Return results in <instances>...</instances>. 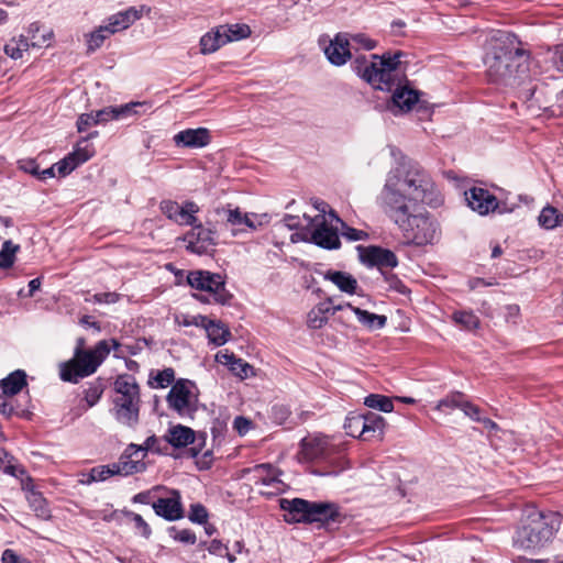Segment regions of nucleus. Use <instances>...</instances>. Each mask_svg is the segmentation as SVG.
<instances>
[{
    "label": "nucleus",
    "instance_id": "1",
    "mask_svg": "<svg viewBox=\"0 0 563 563\" xmlns=\"http://www.w3.org/2000/svg\"><path fill=\"white\" fill-rule=\"evenodd\" d=\"M379 201L407 244L423 246L439 240L441 229L438 220L429 212L415 213L412 208L417 202L433 208L443 202L430 175L418 165L402 163L393 168L387 174Z\"/></svg>",
    "mask_w": 563,
    "mask_h": 563
},
{
    "label": "nucleus",
    "instance_id": "2",
    "mask_svg": "<svg viewBox=\"0 0 563 563\" xmlns=\"http://www.w3.org/2000/svg\"><path fill=\"white\" fill-rule=\"evenodd\" d=\"M530 54L514 33L497 31L486 42L484 64L492 82L518 87L529 77Z\"/></svg>",
    "mask_w": 563,
    "mask_h": 563
},
{
    "label": "nucleus",
    "instance_id": "3",
    "mask_svg": "<svg viewBox=\"0 0 563 563\" xmlns=\"http://www.w3.org/2000/svg\"><path fill=\"white\" fill-rule=\"evenodd\" d=\"M561 527V515L554 511L531 510L514 537L516 548L537 551L545 547Z\"/></svg>",
    "mask_w": 563,
    "mask_h": 563
},
{
    "label": "nucleus",
    "instance_id": "4",
    "mask_svg": "<svg viewBox=\"0 0 563 563\" xmlns=\"http://www.w3.org/2000/svg\"><path fill=\"white\" fill-rule=\"evenodd\" d=\"M401 53L382 56L371 55V60L365 56H357L353 62L354 71L373 88L383 91H391L399 82L397 67Z\"/></svg>",
    "mask_w": 563,
    "mask_h": 563
},
{
    "label": "nucleus",
    "instance_id": "5",
    "mask_svg": "<svg viewBox=\"0 0 563 563\" xmlns=\"http://www.w3.org/2000/svg\"><path fill=\"white\" fill-rule=\"evenodd\" d=\"M80 339L73 358L60 365V378L64 382L78 383L79 379L92 375L110 353L107 340L99 341L93 349L84 350Z\"/></svg>",
    "mask_w": 563,
    "mask_h": 563
},
{
    "label": "nucleus",
    "instance_id": "6",
    "mask_svg": "<svg viewBox=\"0 0 563 563\" xmlns=\"http://www.w3.org/2000/svg\"><path fill=\"white\" fill-rule=\"evenodd\" d=\"M280 507L287 514L288 522H329L335 521L339 508L333 503L308 501L301 498L282 499Z\"/></svg>",
    "mask_w": 563,
    "mask_h": 563
},
{
    "label": "nucleus",
    "instance_id": "7",
    "mask_svg": "<svg viewBox=\"0 0 563 563\" xmlns=\"http://www.w3.org/2000/svg\"><path fill=\"white\" fill-rule=\"evenodd\" d=\"M166 401L168 407L181 418H194L199 402L196 384L184 378L176 380L166 397Z\"/></svg>",
    "mask_w": 563,
    "mask_h": 563
},
{
    "label": "nucleus",
    "instance_id": "8",
    "mask_svg": "<svg viewBox=\"0 0 563 563\" xmlns=\"http://www.w3.org/2000/svg\"><path fill=\"white\" fill-rule=\"evenodd\" d=\"M309 223L313 225V230L311 232V241L327 250H334L340 246V238L338 234V227L333 224L344 223L340 220V218L334 213V211L330 210L329 214H316L313 218H308Z\"/></svg>",
    "mask_w": 563,
    "mask_h": 563
},
{
    "label": "nucleus",
    "instance_id": "9",
    "mask_svg": "<svg viewBox=\"0 0 563 563\" xmlns=\"http://www.w3.org/2000/svg\"><path fill=\"white\" fill-rule=\"evenodd\" d=\"M187 283L194 289L208 292L214 302L225 305L232 298V295L225 289V282L220 274L192 271L187 275Z\"/></svg>",
    "mask_w": 563,
    "mask_h": 563
},
{
    "label": "nucleus",
    "instance_id": "10",
    "mask_svg": "<svg viewBox=\"0 0 563 563\" xmlns=\"http://www.w3.org/2000/svg\"><path fill=\"white\" fill-rule=\"evenodd\" d=\"M192 227L194 228L184 236V241L187 243V250L198 255L209 254L217 244L216 230L205 228L200 223H195Z\"/></svg>",
    "mask_w": 563,
    "mask_h": 563
},
{
    "label": "nucleus",
    "instance_id": "11",
    "mask_svg": "<svg viewBox=\"0 0 563 563\" xmlns=\"http://www.w3.org/2000/svg\"><path fill=\"white\" fill-rule=\"evenodd\" d=\"M159 208L168 219L180 225H194L197 222L195 214L199 211V207L192 201H187L180 206L176 201L164 200Z\"/></svg>",
    "mask_w": 563,
    "mask_h": 563
},
{
    "label": "nucleus",
    "instance_id": "12",
    "mask_svg": "<svg viewBox=\"0 0 563 563\" xmlns=\"http://www.w3.org/2000/svg\"><path fill=\"white\" fill-rule=\"evenodd\" d=\"M95 154L93 147L87 143V139L80 141L77 144V147L69 153L62 161L54 164L56 173L59 176L65 177L69 173H71L77 166L82 163H86Z\"/></svg>",
    "mask_w": 563,
    "mask_h": 563
},
{
    "label": "nucleus",
    "instance_id": "13",
    "mask_svg": "<svg viewBox=\"0 0 563 563\" xmlns=\"http://www.w3.org/2000/svg\"><path fill=\"white\" fill-rule=\"evenodd\" d=\"M328 60L334 66H342L352 57L350 47V34L338 33L329 44L324 46Z\"/></svg>",
    "mask_w": 563,
    "mask_h": 563
},
{
    "label": "nucleus",
    "instance_id": "14",
    "mask_svg": "<svg viewBox=\"0 0 563 563\" xmlns=\"http://www.w3.org/2000/svg\"><path fill=\"white\" fill-rule=\"evenodd\" d=\"M143 452V448L136 444H130L125 453L117 463L113 464L114 472H117L118 475L124 476L143 472L146 467L145 463L143 462V457L140 455V453Z\"/></svg>",
    "mask_w": 563,
    "mask_h": 563
},
{
    "label": "nucleus",
    "instance_id": "15",
    "mask_svg": "<svg viewBox=\"0 0 563 563\" xmlns=\"http://www.w3.org/2000/svg\"><path fill=\"white\" fill-rule=\"evenodd\" d=\"M465 200L471 209L481 216L488 214L498 208L497 198L484 188H471L465 192Z\"/></svg>",
    "mask_w": 563,
    "mask_h": 563
},
{
    "label": "nucleus",
    "instance_id": "16",
    "mask_svg": "<svg viewBox=\"0 0 563 563\" xmlns=\"http://www.w3.org/2000/svg\"><path fill=\"white\" fill-rule=\"evenodd\" d=\"M155 514L167 521H176L184 517L181 497L178 490H172L170 496L158 498L152 504Z\"/></svg>",
    "mask_w": 563,
    "mask_h": 563
},
{
    "label": "nucleus",
    "instance_id": "17",
    "mask_svg": "<svg viewBox=\"0 0 563 563\" xmlns=\"http://www.w3.org/2000/svg\"><path fill=\"white\" fill-rule=\"evenodd\" d=\"M361 258L365 264L376 266L380 271L384 268H394L398 265V260L395 253L379 246L366 247L362 253Z\"/></svg>",
    "mask_w": 563,
    "mask_h": 563
},
{
    "label": "nucleus",
    "instance_id": "18",
    "mask_svg": "<svg viewBox=\"0 0 563 563\" xmlns=\"http://www.w3.org/2000/svg\"><path fill=\"white\" fill-rule=\"evenodd\" d=\"M140 405L141 401H114L111 412L119 423L134 429L140 420Z\"/></svg>",
    "mask_w": 563,
    "mask_h": 563
},
{
    "label": "nucleus",
    "instance_id": "19",
    "mask_svg": "<svg viewBox=\"0 0 563 563\" xmlns=\"http://www.w3.org/2000/svg\"><path fill=\"white\" fill-rule=\"evenodd\" d=\"M175 144L181 147L200 148L210 143V132L206 128L187 129L173 137Z\"/></svg>",
    "mask_w": 563,
    "mask_h": 563
},
{
    "label": "nucleus",
    "instance_id": "20",
    "mask_svg": "<svg viewBox=\"0 0 563 563\" xmlns=\"http://www.w3.org/2000/svg\"><path fill=\"white\" fill-rule=\"evenodd\" d=\"M114 389V401H141L140 387L136 379L132 375H120L117 377L113 384Z\"/></svg>",
    "mask_w": 563,
    "mask_h": 563
},
{
    "label": "nucleus",
    "instance_id": "21",
    "mask_svg": "<svg viewBox=\"0 0 563 563\" xmlns=\"http://www.w3.org/2000/svg\"><path fill=\"white\" fill-rule=\"evenodd\" d=\"M329 442L323 437L305 438L301 441V454L307 461H316L325 457Z\"/></svg>",
    "mask_w": 563,
    "mask_h": 563
},
{
    "label": "nucleus",
    "instance_id": "22",
    "mask_svg": "<svg viewBox=\"0 0 563 563\" xmlns=\"http://www.w3.org/2000/svg\"><path fill=\"white\" fill-rule=\"evenodd\" d=\"M142 11H143V8H141L140 10H137L133 7L129 8L124 11H121V12H118V13L111 15L108 19V24H106V25L108 26V29H110V32L112 34H114L119 31L128 29L136 20L141 19Z\"/></svg>",
    "mask_w": 563,
    "mask_h": 563
},
{
    "label": "nucleus",
    "instance_id": "23",
    "mask_svg": "<svg viewBox=\"0 0 563 563\" xmlns=\"http://www.w3.org/2000/svg\"><path fill=\"white\" fill-rule=\"evenodd\" d=\"M324 279L333 283L341 291L353 295L357 289V280L349 273L329 269L323 274Z\"/></svg>",
    "mask_w": 563,
    "mask_h": 563
},
{
    "label": "nucleus",
    "instance_id": "24",
    "mask_svg": "<svg viewBox=\"0 0 563 563\" xmlns=\"http://www.w3.org/2000/svg\"><path fill=\"white\" fill-rule=\"evenodd\" d=\"M391 101L395 107L401 111H410L418 101V92L406 87H399V82L394 87Z\"/></svg>",
    "mask_w": 563,
    "mask_h": 563
},
{
    "label": "nucleus",
    "instance_id": "25",
    "mask_svg": "<svg viewBox=\"0 0 563 563\" xmlns=\"http://www.w3.org/2000/svg\"><path fill=\"white\" fill-rule=\"evenodd\" d=\"M40 31V26L37 24H31L29 32L32 33L31 40L25 37L24 35H20L19 37H13L16 42V45L19 46V51L21 55H23V52H26L29 47H42L44 45H48V42L52 37V33L47 32L45 34H42L41 37L36 36V32Z\"/></svg>",
    "mask_w": 563,
    "mask_h": 563
},
{
    "label": "nucleus",
    "instance_id": "26",
    "mask_svg": "<svg viewBox=\"0 0 563 563\" xmlns=\"http://www.w3.org/2000/svg\"><path fill=\"white\" fill-rule=\"evenodd\" d=\"M196 434L192 429L181 424L175 426L168 430L166 440L174 448H184L195 442Z\"/></svg>",
    "mask_w": 563,
    "mask_h": 563
},
{
    "label": "nucleus",
    "instance_id": "27",
    "mask_svg": "<svg viewBox=\"0 0 563 563\" xmlns=\"http://www.w3.org/2000/svg\"><path fill=\"white\" fill-rule=\"evenodd\" d=\"M205 330L209 341L217 346L225 344L231 338L229 328L221 321L208 319Z\"/></svg>",
    "mask_w": 563,
    "mask_h": 563
},
{
    "label": "nucleus",
    "instance_id": "28",
    "mask_svg": "<svg viewBox=\"0 0 563 563\" xmlns=\"http://www.w3.org/2000/svg\"><path fill=\"white\" fill-rule=\"evenodd\" d=\"M253 472L257 475V483L264 486H271L275 493L282 492L283 482L278 478L277 472L271 464H260L254 466Z\"/></svg>",
    "mask_w": 563,
    "mask_h": 563
},
{
    "label": "nucleus",
    "instance_id": "29",
    "mask_svg": "<svg viewBox=\"0 0 563 563\" xmlns=\"http://www.w3.org/2000/svg\"><path fill=\"white\" fill-rule=\"evenodd\" d=\"M228 36L220 26L214 31L205 34L200 38V51L202 54H211L228 43Z\"/></svg>",
    "mask_w": 563,
    "mask_h": 563
},
{
    "label": "nucleus",
    "instance_id": "30",
    "mask_svg": "<svg viewBox=\"0 0 563 563\" xmlns=\"http://www.w3.org/2000/svg\"><path fill=\"white\" fill-rule=\"evenodd\" d=\"M26 386V374L22 369H16L0 380L2 393L7 395H16Z\"/></svg>",
    "mask_w": 563,
    "mask_h": 563
},
{
    "label": "nucleus",
    "instance_id": "31",
    "mask_svg": "<svg viewBox=\"0 0 563 563\" xmlns=\"http://www.w3.org/2000/svg\"><path fill=\"white\" fill-rule=\"evenodd\" d=\"M347 307L355 313L358 322L369 330L382 329L387 322V318L383 314H376L352 305H347Z\"/></svg>",
    "mask_w": 563,
    "mask_h": 563
},
{
    "label": "nucleus",
    "instance_id": "32",
    "mask_svg": "<svg viewBox=\"0 0 563 563\" xmlns=\"http://www.w3.org/2000/svg\"><path fill=\"white\" fill-rule=\"evenodd\" d=\"M217 213L222 216L225 220L223 225L227 230L231 232L232 236H236L239 233L244 232L242 228L243 213L239 208L235 209H218Z\"/></svg>",
    "mask_w": 563,
    "mask_h": 563
},
{
    "label": "nucleus",
    "instance_id": "33",
    "mask_svg": "<svg viewBox=\"0 0 563 563\" xmlns=\"http://www.w3.org/2000/svg\"><path fill=\"white\" fill-rule=\"evenodd\" d=\"M332 299L320 302L310 310L307 318V324L310 329H321L328 322V314L331 310L330 305Z\"/></svg>",
    "mask_w": 563,
    "mask_h": 563
},
{
    "label": "nucleus",
    "instance_id": "34",
    "mask_svg": "<svg viewBox=\"0 0 563 563\" xmlns=\"http://www.w3.org/2000/svg\"><path fill=\"white\" fill-rule=\"evenodd\" d=\"M538 222L541 228L552 230L563 224V214L556 208L547 206L541 210Z\"/></svg>",
    "mask_w": 563,
    "mask_h": 563
},
{
    "label": "nucleus",
    "instance_id": "35",
    "mask_svg": "<svg viewBox=\"0 0 563 563\" xmlns=\"http://www.w3.org/2000/svg\"><path fill=\"white\" fill-rule=\"evenodd\" d=\"M366 417L363 415H354L346 418L344 429L346 434L351 437H362L363 440H368L366 437Z\"/></svg>",
    "mask_w": 563,
    "mask_h": 563
},
{
    "label": "nucleus",
    "instance_id": "36",
    "mask_svg": "<svg viewBox=\"0 0 563 563\" xmlns=\"http://www.w3.org/2000/svg\"><path fill=\"white\" fill-rule=\"evenodd\" d=\"M175 380V371L172 367L163 371L152 372L150 375V385L155 388H165Z\"/></svg>",
    "mask_w": 563,
    "mask_h": 563
},
{
    "label": "nucleus",
    "instance_id": "37",
    "mask_svg": "<svg viewBox=\"0 0 563 563\" xmlns=\"http://www.w3.org/2000/svg\"><path fill=\"white\" fill-rule=\"evenodd\" d=\"M463 401V394L453 393L439 400L435 406V410L443 413H450L454 409H461Z\"/></svg>",
    "mask_w": 563,
    "mask_h": 563
},
{
    "label": "nucleus",
    "instance_id": "38",
    "mask_svg": "<svg viewBox=\"0 0 563 563\" xmlns=\"http://www.w3.org/2000/svg\"><path fill=\"white\" fill-rule=\"evenodd\" d=\"M19 249V245L13 244L10 240L3 242L2 249L0 251V268L7 269L14 264L15 254Z\"/></svg>",
    "mask_w": 563,
    "mask_h": 563
},
{
    "label": "nucleus",
    "instance_id": "39",
    "mask_svg": "<svg viewBox=\"0 0 563 563\" xmlns=\"http://www.w3.org/2000/svg\"><path fill=\"white\" fill-rule=\"evenodd\" d=\"M455 323L465 330H475L479 327V319L472 311H456L452 316Z\"/></svg>",
    "mask_w": 563,
    "mask_h": 563
},
{
    "label": "nucleus",
    "instance_id": "40",
    "mask_svg": "<svg viewBox=\"0 0 563 563\" xmlns=\"http://www.w3.org/2000/svg\"><path fill=\"white\" fill-rule=\"evenodd\" d=\"M364 404L373 409H378L383 412H391L394 410L393 401L389 397L372 394L367 396Z\"/></svg>",
    "mask_w": 563,
    "mask_h": 563
},
{
    "label": "nucleus",
    "instance_id": "41",
    "mask_svg": "<svg viewBox=\"0 0 563 563\" xmlns=\"http://www.w3.org/2000/svg\"><path fill=\"white\" fill-rule=\"evenodd\" d=\"M112 33L107 25H100L96 31L91 32L87 38V45L89 52L98 49Z\"/></svg>",
    "mask_w": 563,
    "mask_h": 563
},
{
    "label": "nucleus",
    "instance_id": "42",
    "mask_svg": "<svg viewBox=\"0 0 563 563\" xmlns=\"http://www.w3.org/2000/svg\"><path fill=\"white\" fill-rule=\"evenodd\" d=\"M220 29L229 37L228 43L246 38L251 34V30L246 24L221 25Z\"/></svg>",
    "mask_w": 563,
    "mask_h": 563
},
{
    "label": "nucleus",
    "instance_id": "43",
    "mask_svg": "<svg viewBox=\"0 0 563 563\" xmlns=\"http://www.w3.org/2000/svg\"><path fill=\"white\" fill-rule=\"evenodd\" d=\"M103 384L100 379H97L89 384L88 388L85 390V400L87 402L88 408L93 407L103 394Z\"/></svg>",
    "mask_w": 563,
    "mask_h": 563
},
{
    "label": "nucleus",
    "instance_id": "44",
    "mask_svg": "<svg viewBox=\"0 0 563 563\" xmlns=\"http://www.w3.org/2000/svg\"><path fill=\"white\" fill-rule=\"evenodd\" d=\"M365 417L368 427L366 428V437L371 439L376 432H378V435H382L385 426L383 417L375 413H368Z\"/></svg>",
    "mask_w": 563,
    "mask_h": 563
},
{
    "label": "nucleus",
    "instance_id": "45",
    "mask_svg": "<svg viewBox=\"0 0 563 563\" xmlns=\"http://www.w3.org/2000/svg\"><path fill=\"white\" fill-rule=\"evenodd\" d=\"M376 46L375 41L371 40L363 33L350 34V47L352 49L363 48L371 51Z\"/></svg>",
    "mask_w": 563,
    "mask_h": 563
},
{
    "label": "nucleus",
    "instance_id": "46",
    "mask_svg": "<svg viewBox=\"0 0 563 563\" xmlns=\"http://www.w3.org/2000/svg\"><path fill=\"white\" fill-rule=\"evenodd\" d=\"M125 516L129 517L133 522L135 529L139 531V533L144 537L145 539H148L152 534L151 527L148 523L143 519V517L139 514H135L133 511H126Z\"/></svg>",
    "mask_w": 563,
    "mask_h": 563
},
{
    "label": "nucleus",
    "instance_id": "47",
    "mask_svg": "<svg viewBox=\"0 0 563 563\" xmlns=\"http://www.w3.org/2000/svg\"><path fill=\"white\" fill-rule=\"evenodd\" d=\"M230 372L241 379H245L254 375L253 366L242 358L236 360L234 365L230 368Z\"/></svg>",
    "mask_w": 563,
    "mask_h": 563
},
{
    "label": "nucleus",
    "instance_id": "48",
    "mask_svg": "<svg viewBox=\"0 0 563 563\" xmlns=\"http://www.w3.org/2000/svg\"><path fill=\"white\" fill-rule=\"evenodd\" d=\"M175 320L179 325H184V327L195 325V327L205 329L208 318L205 316H201V314H198V316L183 314V316H177Z\"/></svg>",
    "mask_w": 563,
    "mask_h": 563
},
{
    "label": "nucleus",
    "instance_id": "49",
    "mask_svg": "<svg viewBox=\"0 0 563 563\" xmlns=\"http://www.w3.org/2000/svg\"><path fill=\"white\" fill-rule=\"evenodd\" d=\"M112 475H118L117 472H114L113 464L111 466L106 465V466L93 467L90 471V479L92 482L106 481L107 478H109Z\"/></svg>",
    "mask_w": 563,
    "mask_h": 563
},
{
    "label": "nucleus",
    "instance_id": "50",
    "mask_svg": "<svg viewBox=\"0 0 563 563\" xmlns=\"http://www.w3.org/2000/svg\"><path fill=\"white\" fill-rule=\"evenodd\" d=\"M31 505L34 508L37 517L42 519H48L51 517L49 509L41 495L34 494L31 500Z\"/></svg>",
    "mask_w": 563,
    "mask_h": 563
},
{
    "label": "nucleus",
    "instance_id": "51",
    "mask_svg": "<svg viewBox=\"0 0 563 563\" xmlns=\"http://www.w3.org/2000/svg\"><path fill=\"white\" fill-rule=\"evenodd\" d=\"M142 102H130L119 107H112L115 119L126 118L136 114V107H142Z\"/></svg>",
    "mask_w": 563,
    "mask_h": 563
},
{
    "label": "nucleus",
    "instance_id": "52",
    "mask_svg": "<svg viewBox=\"0 0 563 563\" xmlns=\"http://www.w3.org/2000/svg\"><path fill=\"white\" fill-rule=\"evenodd\" d=\"M120 295L117 292H101L86 297L85 301L95 303H114L119 300Z\"/></svg>",
    "mask_w": 563,
    "mask_h": 563
},
{
    "label": "nucleus",
    "instance_id": "53",
    "mask_svg": "<svg viewBox=\"0 0 563 563\" xmlns=\"http://www.w3.org/2000/svg\"><path fill=\"white\" fill-rule=\"evenodd\" d=\"M189 519L192 522L205 523L208 519V511L201 504H194L190 507Z\"/></svg>",
    "mask_w": 563,
    "mask_h": 563
},
{
    "label": "nucleus",
    "instance_id": "54",
    "mask_svg": "<svg viewBox=\"0 0 563 563\" xmlns=\"http://www.w3.org/2000/svg\"><path fill=\"white\" fill-rule=\"evenodd\" d=\"M265 216H257L255 213H243V220H242V228L244 229V232L246 230L255 231L257 227L262 225V219Z\"/></svg>",
    "mask_w": 563,
    "mask_h": 563
},
{
    "label": "nucleus",
    "instance_id": "55",
    "mask_svg": "<svg viewBox=\"0 0 563 563\" xmlns=\"http://www.w3.org/2000/svg\"><path fill=\"white\" fill-rule=\"evenodd\" d=\"M170 532L175 533L173 536V538L176 541H179V542L186 543V544H195L196 543L197 538H196V534L191 530L183 529V530L177 531L175 528H170Z\"/></svg>",
    "mask_w": 563,
    "mask_h": 563
},
{
    "label": "nucleus",
    "instance_id": "56",
    "mask_svg": "<svg viewBox=\"0 0 563 563\" xmlns=\"http://www.w3.org/2000/svg\"><path fill=\"white\" fill-rule=\"evenodd\" d=\"M99 124L96 118V113H82L77 121V128L79 132L88 130L92 125Z\"/></svg>",
    "mask_w": 563,
    "mask_h": 563
},
{
    "label": "nucleus",
    "instance_id": "57",
    "mask_svg": "<svg viewBox=\"0 0 563 563\" xmlns=\"http://www.w3.org/2000/svg\"><path fill=\"white\" fill-rule=\"evenodd\" d=\"M290 411L286 406H274L272 409V417L275 422L283 424L289 417Z\"/></svg>",
    "mask_w": 563,
    "mask_h": 563
},
{
    "label": "nucleus",
    "instance_id": "58",
    "mask_svg": "<svg viewBox=\"0 0 563 563\" xmlns=\"http://www.w3.org/2000/svg\"><path fill=\"white\" fill-rule=\"evenodd\" d=\"M12 395L2 393L0 395V413L10 417L14 412V407L11 400Z\"/></svg>",
    "mask_w": 563,
    "mask_h": 563
},
{
    "label": "nucleus",
    "instance_id": "59",
    "mask_svg": "<svg viewBox=\"0 0 563 563\" xmlns=\"http://www.w3.org/2000/svg\"><path fill=\"white\" fill-rule=\"evenodd\" d=\"M19 168L27 174L35 176L38 179L40 168L34 159L19 161Z\"/></svg>",
    "mask_w": 563,
    "mask_h": 563
},
{
    "label": "nucleus",
    "instance_id": "60",
    "mask_svg": "<svg viewBox=\"0 0 563 563\" xmlns=\"http://www.w3.org/2000/svg\"><path fill=\"white\" fill-rule=\"evenodd\" d=\"M238 358L239 357H236L233 353H230L228 350L220 351L216 355V361L228 366L229 369L234 365Z\"/></svg>",
    "mask_w": 563,
    "mask_h": 563
},
{
    "label": "nucleus",
    "instance_id": "61",
    "mask_svg": "<svg viewBox=\"0 0 563 563\" xmlns=\"http://www.w3.org/2000/svg\"><path fill=\"white\" fill-rule=\"evenodd\" d=\"M342 235L350 241H361L367 238V233L362 230H356L353 228L345 227Z\"/></svg>",
    "mask_w": 563,
    "mask_h": 563
},
{
    "label": "nucleus",
    "instance_id": "62",
    "mask_svg": "<svg viewBox=\"0 0 563 563\" xmlns=\"http://www.w3.org/2000/svg\"><path fill=\"white\" fill-rule=\"evenodd\" d=\"M461 410L471 419L475 421L481 420L479 408L472 405L471 402L464 400Z\"/></svg>",
    "mask_w": 563,
    "mask_h": 563
},
{
    "label": "nucleus",
    "instance_id": "63",
    "mask_svg": "<svg viewBox=\"0 0 563 563\" xmlns=\"http://www.w3.org/2000/svg\"><path fill=\"white\" fill-rule=\"evenodd\" d=\"M2 563H30L25 559H21L13 550L7 549L1 556Z\"/></svg>",
    "mask_w": 563,
    "mask_h": 563
},
{
    "label": "nucleus",
    "instance_id": "64",
    "mask_svg": "<svg viewBox=\"0 0 563 563\" xmlns=\"http://www.w3.org/2000/svg\"><path fill=\"white\" fill-rule=\"evenodd\" d=\"M551 60L553 63V65L555 66V68L563 73V44L562 45H558L553 53H552V57H551Z\"/></svg>",
    "mask_w": 563,
    "mask_h": 563
}]
</instances>
